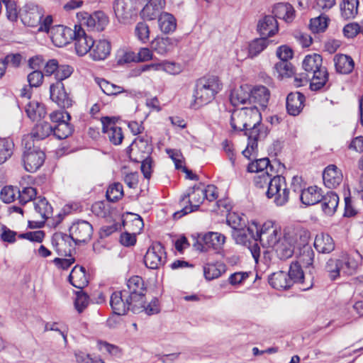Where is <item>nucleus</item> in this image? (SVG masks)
<instances>
[{"mask_svg":"<svg viewBox=\"0 0 363 363\" xmlns=\"http://www.w3.org/2000/svg\"><path fill=\"white\" fill-rule=\"evenodd\" d=\"M36 195V189L31 186L25 187L22 191L18 189V199L21 205H25L32 201L35 198Z\"/></svg>","mask_w":363,"mask_h":363,"instance_id":"nucleus-57","label":"nucleus"},{"mask_svg":"<svg viewBox=\"0 0 363 363\" xmlns=\"http://www.w3.org/2000/svg\"><path fill=\"white\" fill-rule=\"evenodd\" d=\"M289 280L291 281V285L295 283L304 284L305 276L302 270L301 266L295 262H292L290 265L289 272L287 273Z\"/></svg>","mask_w":363,"mask_h":363,"instance_id":"nucleus-49","label":"nucleus"},{"mask_svg":"<svg viewBox=\"0 0 363 363\" xmlns=\"http://www.w3.org/2000/svg\"><path fill=\"white\" fill-rule=\"evenodd\" d=\"M247 170L250 172H257L259 174L265 172L274 173V167L270 164V161L267 157L258 159L251 162L248 164Z\"/></svg>","mask_w":363,"mask_h":363,"instance_id":"nucleus-44","label":"nucleus"},{"mask_svg":"<svg viewBox=\"0 0 363 363\" xmlns=\"http://www.w3.org/2000/svg\"><path fill=\"white\" fill-rule=\"evenodd\" d=\"M6 6L7 18L12 22L16 21L20 17V10L18 9L16 3L12 0L3 1Z\"/></svg>","mask_w":363,"mask_h":363,"instance_id":"nucleus-59","label":"nucleus"},{"mask_svg":"<svg viewBox=\"0 0 363 363\" xmlns=\"http://www.w3.org/2000/svg\"><path fill=\"white\" fill-rule=\"evenodd\" d=\"M328 81V72L324 67L317 70L310 77V88L313 91H318L327 85Z\"/></svg>","mask_w":363,"mask_h":363,"instance_id":"nucleus-37","label":"nucleus"},{"mask_svg":"<svg viewBox=\"0 0 363 363\" xmlns=\"http://www.w3.org/2000/svg\"><path fill=\"white\" fill-rule=\"evenodd\" d=\"M323 196L321 189L313 186L301 191L300 199L303 204L311 206L320 203Z\"/></svg>","mask_w":363,"mask_h":363,"instance_id":"nucleus-26","label":"nucleus"},{"mask_svg":"<svg viewBox=\"0 0 363 363\" xmlns=\"http://www.w3.org/2000/svg\"><path fill=\"white\" fill-rule=\"evenodd\" d=\"M227 223L233 230L246 226V222L243 217L236 213H230L227 217Z\"/></svg>","mask_w":363,"mask_h":363,"instance_id":"nucleus-60","label":"nucleus"},{"mask_svg":"<svg viewBox=\"0 0 363 363\" xmlns=\"http://www.w3.org/2000/svg\"><path fill=\"white\" fill-rule=\"evenodd\" d=\"M166 262L167 253L164 247L160 242H153L144 256L145 265L150 269H158Z\"/></svg>","mask_w":363,"mask_h":363,"instance_id":"nucleus-7","label":"nucleus"},{"mask_svg":"<svg viewBox=\"0 0 363 363\" xmlns=\"http://www.w3.org/2000/svg\"><path fill=\"white\" fill-rule=\"evenodd\" d=\"M127 287L128 292L127 297L134 303L144 302L145 287L143 279L139 276H133L130 277L127 281Z\"/></svg>","mask_w":363,"mask_h":363,"instance_id":"nucleus-15","label":"nucleus"},{"mask_svg":"<svg viewBox=\"0 0 363 363\" xmlns=\"http://www.w3.org/2000/svg\"><path fill=\"white\" fill-rule=\"evenodd\" d=\"M178 40L173 38L157 37L151 42V49L160 55L172 52L177 45Z\"/></svg>","mask_w":363,"mask_h":363,"instance_id":"nucleus-23","label":"nucleus"},{"mask_svg":"<svg viewBox=\"0 0 363 363\" xmlns=\"http://www.w3.org/2000/svg\"><path fill=\"white\" fill-rule=\"evenodd\" d=\"M70 119V115L67 114L65 121L52 125V134L56 138L59 140L65 139L72 133L73 126L69 123Z\"/></svg>","mask_w":363,"mask_h":363,"instance_id":"nucleus-39","label":"nucleus"},{"mask_svg":"<svg viewBox=\"0 0 363 363\" xmlns=\"http://www.w3.org/2000/svg\"><path fill=\"white\" fill-rule=\"evenodd\" d=\"M246 135L248 137V140L255 139V140H262L264 139L267 134L268 130L261 122L255 125H251L247 130H245Z\"/></svg>","mask_w":363,"mask_h":363,"instance_id":"nucleus-46","label":"nucleus"},{"mask_svg":"<svg viewBox=\"0 0 363 363\" xmlns=\"http://www.w3.org/2000/svg\"><path fill=\"white\" fill-rule=\"evenodd\" d=\"M225 270L226 265L223 262L208 263L203 267V274L207 280H213L220 277Z\"/></svg>","mask_w":363,"mask_h":363,"instance_id":"nucleus-41","label":"nucleus"},{"mask_svg":"<svg viewBox=\"0 0 363 363\" xmlns=\"http://www.w3.org/2000/svg\"><path fill=\"white\" fill-rule=\"evenodd\" d=\"M232 236L235 242L243 246L250 244V242L257 241L255 237V229L253 225L250 226H245L238 230L232 231Z\"/></svg>","mask_w":363,"mask_h":363,"instance_id":"nucleus-24","label":"nucleus"},{"mask_svg":"<svg viewBox=\"0 0 363 363\" xmlns=\"http://www.w3.org/2000/svg\"><path fill=\"white\" fill-rule=\"evenodd\" d=\"M118 295L115 292V315H125L127 311L133 308V306L135 304L133 301H131L128 297H127L126 291H118Z\"/></svg>","mask_w":363,"mask_h":363,"instance_id":"nucleus-29","label":"nucleus"},{"mask_svg":"<svg viewBox=\"0 0 363 363\" xmlns=\"http://www.w3.org/2000/svg\"><path fill=\"white\" fill-rule=\"evenodd\" d=\"M273 230V232H269V234L264 235V237L259 239L263 247L273 248L281 240L280 229L278 228V229Z\"/></svg>","mask_w":363,"mask_h":363,"instance_id":"nucleus-53","label":"nucleus"},{"mask_svg":"<svg viewBox=\"0 0 363 363\" xmlns=\"http://www.w3.org/2000/svg\"><path fill=\"white\" fill-rule=\"evenodd\" d=\"M269 284L278 290H285L291 286L287 273L283 271L272 274L269 277Z\"/></svg>","mask_w":363,"mask_h":363,"instance_id":"nucleus-36","label":"nucleus"},{"mask_svg":"<svg viewBox=\"0 0 363 363\" xmlns=\"http://www.w3.org/2000/svg\"><path fill=\"white\" fill-rule=\"evenodd\" d=\"M160 30L164 33H172L176 30L177 21L171 13L164 12L160 14L158 18Z\"/></svg>","mask_w":363,"mask_h":363,"instance_id":"nucleus-42","label":"nucleus"},{"mask_svg":"<svg viewBox=\"0 0 363 363\" xmlns=\"http://www.w3.org/2000/svg\"><path fill=\"white\" fill-rule=\"evenodd\" d=\"M358 0H343L340 4L341 16L347 20L353 18L357 14Z\"/></svg>","mask_w":363,"mask_h":363,"instance_id":"nucleus-45","label":"nucleus"},{"mask_svg":"<svg viewBox=\"0 0 363 363\" xmlns=\"http://www.w3.org/2000/svg\"><path fill=\"white\" fill-rule=\"evenodd\" d=\"M323 211L328 216H332L336 211L339 203L337 194L333 191H328L323 195L320 202Z\"/></svg>","mask_w":363,"mask_h":363,"instance_id":"nucleus-32","label":"nucleus"},{"mask_svg":"<svg viewBox=\"0 0 363 363\" xmlns=\"http://www.w3.org/2000/svg\"><path fill=\"white\" fill-rule=\"evenodd\" d=\"M70 284L77 289H83L88 284L85 269L83 267L75 266L71 271L69 277Z\"/></svg>","mask_w":363,"mask_h":363,"instance_id":"nucleus-31","label":"nucleus"},{"mask_svg":"<svg viewBox=\"0 0 363 363\" xmlns=\"http://www.w3.org/2000/svg\"><path fill=\"white\" fill-rule=\"evenodd\" d=\"M26 113L32 121H38L44 118L46 114L45 106L36 101H29L25 107Z\"/></svg>","mask_w":363,"mask_h":363,"instance_id":"nucleus-40","label":"nucleus"},{"mask_svg":"<svg viewBox=\"0 0 363 363\" xmlns=\"http://www.w3.org/2000/svg\"><path fill=\"white\" fill-rule=\"evenodd\" d=\"M279 78L290 77L294 74V67L289 61H279L274 65Z\"/></svg>","mask_w":363,"mask_h":363,"instance_id":"nucleus-55","label":"nucleus"},{"mask_svg":"<svg viewBox=\"0 0 363 363\" xmlns=\"http://www.w3.org/2000/svg\"><path fill=\"white\" fill-rule=\"evenodd\" d=\"M267 198H274L277 206H282L289 200L290 191L287 188L285 177L280 175L273 176L266 191Z\"/></svg>","mask_w":363,"mask_h":363,"instance_id":"nucleus-4","label":"nucleus"},{"mask_svg":"<svg viewBox=\"0 0 363 363\" xmlns=\"http://www.w3.org/2000/svg\"><path fill=\"white\" fill-rule=\"evenodd\" d=\"M225 242V237L223 234L208 232L203 235H199L193 246L196 250L201 252H205L211 248L218 253L223 249Z\"/></svg>","mask_w":363,"mask_h":363,"instance_id":"nucleus-6","label":"nucleus"},{"mask_svg":"<svg viewBox=\"0 0 363 363\" xmlns=\"http://www.w3.org/2000/svg\"><path fill=\"white\" fill-rule=\"evenodd\" d=\"M118 241L122 246L130 247L134 246L137 242L135 233L125 231L121 233Z\"/></svg>","mask_w":363,"mask_h":363,"instance_id":"nucleus-63","label":"nucleus"},{"mask_svg":"<svg viewBox=\"0 0 363 363\" xmlns=\"http://www.w3.org/2000/svg\"><path fill=\"white\" fill-rule=\"evenodd\" d=\"M132 311L133 313L145 311L148 315L157 314L160 312L159 301L157 298H154L146 306L145 305V301L143 303L137 302L133 306Z\"/></svg>","mask_w":363,"mask_h":363,"instance_id":"nucleus-48","label":"nucleus"},{"mask_svg":"<svg viewBox=\"0 0 363 363\" xmlns=\"http://www.w3.org/2000/svg\"><path fill=\"white\" fill-rule=\"evenodd\" d=\"M52 207L45 198H39L34 202L33 217L35 220L29 221V227L41 228L46 220L51 218Z\"/></svg>","mask_w":363,"mask_h":363,"instance_id":"nucleus-9","label":"nucleus"},{"mask_svg":"<svg viewBox=\"0 0 363 363\" xmlns=\"http://www.w3.org/2000/svg\"><path fill=\"white\" fill-rule=\"evenodd\" d=\"M336 71L340 74L350 73L354 67V62L350 56L340 54L334 57Z\"/></svg>","mask_w":363,"mask_h":363,"instance_id":"nucleus-35","label":"nucleus"},{"mask_svg":"<svg viewBox=\"0 0 363 363\" xmlns=\"http://www.w3.org/2000/svg\"><path fill=\"white\" fill-rule=\"evenodd\" d=\"M113 192V184L108 186L106 191V201H98L94 203L91 206L92 212L97 216L102 218H112V203L113 199L111 198L110 194Z\"/></svg>","mask_w":363,"mask_h":363,"instance_id":"nucleus-18","label":"nucleus"},{"mask_svg":"<svg viewBox=\"0 0 363 363\" xmlns=\"http://www.w3.org/2000/svg\"><path fill=\"white\" fill-rule=\"evenodd\" d=\"M50 99L58 106L69 107L72 105V101L65 90L64 84L61 82L52 84L50 87Z\"/></svg>","mask_w":363,"mask_h":363,"instance_id":"nucleus-21","label":"nucleus"},{"mask_svg":"<svg viewBox=\"0 0 363 363\" xmlns=\"http://www.w3.org/2000/svg\"><path fill=\"white\" fill-rule=\"evenodd\" d=\"M153 65L157 66L154 68V71L163 70L171 74H177L182 71L180 65L172 62L166 61L161 63H153Z\"/></svg>","mask_w":363,"mask_h":363,"instance_id":"nucleus-56","label":"nucleus"},{"mask_svg":"<svg viewBox=\"0 0 363 363\" xmlns=\"http://www.w3.org/2000/svg\"><path fill=\"white\" fill-rule=\"evenodd\" d=\"M329 18L326 15L321 14L312 18L310 21V29L313 33L324 32L328 26Z\"/></svg>","mask_w":363,"mask_h":363,"instance_id":"nucleus-54","label":"nucleus"},{"mask_svg":"<svg viewBox=\"0 0 363 363\" xmlns=\"http://www.w3.org/2000/svg\"><path fill=\"white\" fill-rule=\"evenodd\" d=\"M43 16L42 10L34 4H26L20 9V18L27 26L35 27L40 23Z\"/></svg>","mask_w":363,"mask_h":363,"instance_id":"nucleus-13","label":"nucleus"},{"mask_svg":"<svg viewBox=\"0 0 363 363\" xmlns=\"http://www.w3.org/2000/svg\"><path fill=\"white\" fill-rule=\"evenodd\" d=\"M273 174L269 172H262V174H259L254 179L255 185L257 188L263 189L265 186H269V184L272 180Z\"/></svg>","mask_w":363,"mask_h":363,"instance_id":"nucleus-62","label":"nucleus"},{"mask_svg":"<svg viewBox=\"0 0 363 363\" xmlns=\"http://www.w3.org/2000/svg\"><path fill=\"white\" fill-rule=\"evenodd\" d=\"M279 30L277 19L272 15H266L258 21L257 31L260 36L267 38L274 35Z\"/></svg>","mask_w":363,"mask_h":363,"instance_id":"nucleus-19","label":"nucleus"},{"mask_svg":"<svg viewBox=\"0 0 363 363\" xmlns=\"http://www.w3.org/2000/svg\"><path fill=\"white\" fill-rule=\"evenodd\" d=\"M230 101L233 106L244 104L248 101L250 104V89L244 86L235 89L231 91Z\"/></svg>","mask_w":363,"mask_h":363,"instance_id":"nucleus-34","label":"nucleus"},{"mask_svg":"<svg viewBox=\"0 0 363 363\" xmlns=\"http://www.w3.org/2000/svg\"><path fill=\"white\" fill-rule=\"evenodd\" d=\"M269 96V91L264 86H256L250 89V104H257L262 108H265L267 106Z\"/></svg>","mask_w":363,"mask_h":363,"instance_id":"nucleus-33","label":"nucleus"},{"mask_svg":"<svg viewBox=\"0 0 363 363\" xmlns=\"http://www.w3.org/2000/svg\"><path fill=\"white\" fill-rule=\"evenodd\" d=\"M342 171L335 164L326 167L323 172V179L325 186L328 189L337 187L342 182Z\"/></svg>","mask_w":363,"mask_h":363,"instance_id":"nucleus-20","label":"nucleus"},{"mask_svg":"<svg viewBox=\"0 0 363 363\" xmlns=\"http://www.w3.org/2000/svg\"><path fill=\"white\" fill-rule=\"evenodd\" d=\"M136 150L128 147V153L129 154L130 159L133 162L141 161V160L147 159L150 157L152 152V145L151 143V138L147 136L138 137L133 143Z\"/></svg>","mask_w":363,"mask_h":363,"instance_id":"nucleus-11","label":"nucleus"},{"mask_svg":"<svg viewBox=\"0 0 363 363\" xmlns=\"http://www.w3.org/2000/svg\"><path fill=\"white\" fill-rule=\"evenodd\" d=\"M120 222H116V216H115V231L118 229H121L122 227H125L128 225V223H131L133 230L140 231L144 226L143 220L142 218L137 215L130 213H126L125 214L118 216Z\"/></svg>","mask_w":363,"mask_h":363,"instance_id":"nucleus-22","label":"nucleus"},{"mask_svg":"<svg viewBox=\"0 0 363 363\" xmlns=\"http://www.w3.org/2000/svg\"><path fill=\"white\" fill-rule=\"evenodd\" d=\"M323 59L318 54L308 55L303 61V68L309 75L313 74L317 70L323 68L322 65Z\"/></svg>","mask_w":363,"mask_h":363,"instance_id":"nucleus-38","label":"nucleus"},{"mask_svg":"<svg viewBox=\"0 0 363 363\" xmlns=\"http://www.w3.org/2000/svg\"><path fill=\"white\" fill-rule=\"evenodd\" d=\"M305 101V96L298 91L291 92L286 97V110L289 114L297 116L302 111Z\"/></svg>","mask_w":363,"mask_h":363,"instance_id":"nucleus-25","label":"nucleus"},{"mask_svg":"<svg viewBox=\"0 0 363 363\" xmlns=\"http://www.w3.org/2000/svg\"><path fill=\"white\" fill-rule=\"evenodd\" d=\"M111 43L106 40H99L94 43L90 52V56L94 60H103L107 57L111 53Z\"/></svg>","mask_w":363,"mask_h":363,"instance_id":"nucleus-28","label":"nucleus"},{"mask_svg":"<svg viewBox=\"0 0 363 363\" xmlns=\"http://www.w3.org/2000/svg\"><path fill=\"white\" fill-rule=\"evenodd\" d=\"M341 270H343L342 260L330 258L326 262L325 271L328 272L331 280H335L339 277Z\"/></svg>","mask_w":363,"mask_h":363,"instance_id":"nucleus-51","label":"nucleus"},{"mask_svg":"<svg viewBox=\"0 0 363 363\" xmlns=\"http://www.w3.org/2000/svg\"><path fill=\"white\" fill-rule=\"evenodd\" d=\"M75 50L78 55L83 56L91 51L94 40L88 35L80 26H75V33L73 37Z\"/></svg>","mask_w":363,"mask_h":363,"instance_id":"nucleus-14","label":"nucleus"},{"mask_svg":"<svg viewBox=\"0 0 363 363\" xmlns=\"http://www.w3.org/2000/svg\"><path fill=\"white\" fill-rule=\"evenodd\" d=\"M297 260L295 263L303 265L305 267L312 266L314 261L315 253L312 247L308 243L307 238L299 236V241L296 245L295 252Z\"/></svg>","mask_w":363,"mask_h":363,"instance_id":"nucleus-12","label":"nucleus"},{"mask_svg":"<svg viewBox=\"0 0 363 363\" xmlns=\"http://www.w3.org/2000/svg\"><path fill=\"white\" fill-rule=\"evenodd\" d=\"M190 191L182 196L181 202H184L186 199H189L186 203L190 204L189 206H185L182 210L175 212L173 215L174 219H179L191 212L198 210L200 205L205 200L203 197V187L194 186Z\"/></svg>","mask_w":363,"mask_h":363,"instance_id":"nucleus-8","label":"nucleus"},{"mask_svg":"<svg viewBox=\"0 0 363 363\" xmlns=\"http://www.w3.org/2000/svg\"><path fill=\"white\" fill-rule=\"evenodd\" d=\"M298 242L297 235L285 233L273 249L279 259L286 260L295 253Z\"/></svg>","mask_w":363,"mask_h":363,"instance_id":"nucleus-10","label":"nucleus"},{"mask_svg":"<svg viewBox=\"0 0 363 363\" xmlns=\"http://www.w3.org/2000/svg\"><path fill=\"white\" fill-rule=\"evenodd\" d=\"M314 247L319 253L329 254L335 250V242L330 235L320 233L315 236Z\"/></svg>","mask_w":363,"mask_h":363,"instance_id":"nucleus-27","label":"nucleus"},{"mask_svg":"<svg viewBox=\"0 0 363 363\" xmlns=\"http://www.w3.org/2000/svg\"><path fill=\"white\" fill-rule=\"evenodd\" d=\"M23 142L26 149L23 156L24 168L27 172H35L43 165L45 158V153L38 148L32 147L33 144L28 137L24 138Z\"/></svg>","mask_w":363,"mask_h":363,"instance_id":"nucleus-5","label":"nucleus"},{"mask_svg":"<svg viewBox=\"0 0 363 363\" xmlns=\"http://www.w3.org/2000/svg\"><path fill=\"white\" fill-rule=\"evenodd\" d=\"M134 0H116L115 16L124 24L128 23L135 16Z\"/></svg>","mask_w":363,"mask_h":363,"instance_id":"nucleus-16","label":"nucleus"},{"mask_svg":"<svg viewBox=\"0 0 363 363\" xmlns=\"http://www.w3.org/2000/svg\"><path fill=\"white\" fill-rule=\"evenodd\" d=\"M134 33L141 43L146 44L150 41V30L145 22H138L135 26Z\"/></svg>","mask_w":363,"mask_h":363,"instance_id":"nucleus-52","label":"nucleus"},{"mask_svg":"<svg viewBox=\"0 0 363 363\" xmlns=\"http://www.w3.org/2000/svg\"><path fill=\"white\" fill-rule=\"evenodd\" d=\"M252 225L255 229V237L257 238V240L264 237V235L269 234V232H273V230L278 229V227L275 225L272 221L265 222L262 225L260 229L258 228L256 223H253Z\"/></svg>","mask_w":363,"mask_h":363,"instance_id":"nucleus-58","label":"nucleus"},{"mask_svg":"<svg viewBox=\"0 0 363 363\" xmlns=\"http://www.w3.org/2000/svg\"><path fill=\"white\" fill-rule=\"evenodd\" d=\"M261 121V113L255 105L234 110L231 114L230 125L234 130L243 131Z\"/></svg>","mask_w":363,"mask_h":363,"instance_id":"nucleus-3","label":"nucleus"},{"mask_svg":"<svg viewBox=\"0 0 363 363\" xmlns=\"http://www.w3.org/2000/svg\"><path fill=\"white\" fill-rule=\"evenodd\" d=\"M69 235L55 233L52 238V244L60 255H70L73 247L72 242L76 245L89 240L93 232L92 225L87 221L79 220L69 228Z\"/></svg>","mask_w":363,"mask_h":363,"instance_id":"nucleus-1","label":"nucleus"},{"mask_svg":"<svg viewBox=\"0 0 363 363\" xmlns=\"http://www.w3.org/2000/svg\"><path fill=\"white\" fill-rule=\"evenodd\" d=\"M52 125L48 122L36 124L30 133V138L37 140H43L52 134Z\"/></svg>","mask_w":363,"mask_h":363,"instance_id":"nucleus-43","label":"nucleus"},{"mask_svg":"<svg viewBox=\"0 0 363 363\" xmlns=\"http://www.w3.org/2000/svg\"><path fill=\"white\" fill-rule=\"evenodd\" d=\"M16 194H18V189L8 186L1 189L0 196L4 203H9L15 201Z\"/></svg>","mask_w":363,"mask_h":363,"instance_id":"nucleus-61","label":"nucleus"},{"mask_svg":"<svg viewBox=\"0 0 363 363\" xmlns=\"http://www.w3.org/2000/svg\"><path fill=\"white\" fill-rule=\"evenodd\" d=\"M14 144L10 138L0 139V164L6 162L13 155Z\"/></svg>","mask_w":363,"mask_h":363,"instance_id":"nucleus-50","label":"nucleus"},{"mask_svg":"<svg viewBox=\"0 0 363 363\" xmlns=\"http://www.w3.org/2000/svg\"><path fill=\"white\" fill-rule=\"evenodd\" d=\"M270 42L272 40H269L268 38L264 36L255 39L249 45V56L252 58L257 56L267 47Z\"/></svg>","mask_w":363,"mask_h":363,"instance_id":"nucleus-47","label":"nucleus"},{"mask_svg":"<svg viewBox=\"0 0 363 363\" xmlns=\"http://www.w3.org/2000/svg\"><path fill=\"white\" fill-rule=\"evenodd\" d=\"M75 28L57 25L50 29L51 39L53 43L57 47H63L73 40Z\"/></svg>","mask_w":363,"mask_h":363,"instance_id":"nucleus-17","label":"nucleus"},{"mask_svg":"<svg viewBox=\"0 0 363 363\" xmlns=\"http://www.w3.org/2000/svg\"><path fill=\"white\" fill-rule=\"evenodd\" d=\"M108 23L107 16L101 11L89 15L86 21L87 27L97 31L103 30Z\"/></svg>","mask_w":363,"mask_h":363,"instance_id":"nucleus-30","label":"nucleus"},{"mask_svg":"<svg viewBox=\"0 0 363 363\" xmlns=\"http://www.w3.org/2000/svg\"><path fill=\"white\" fill-rule=\"evenodd\" d=\"M74 69L73 67L68 65H59L55 78L57 82H61L67 79L71 76Z\"/></svg>","mask_w":363,"mask_h":363,"instance_id":"nucleus-64","label":"nucleus"},{"mask_svg":"<svg viewBox=\"0 0 363 363\" xmlns=\"http://www.w3.org/2000/svg\"><path fill=\"white\" fill-rule=\"evenodd\" d=\"M221 84L216 76L203 77L196 81L193 91V101L190 107L198 109L208 104L220 91Z\"/></svg>","mask_w":363,"mask_h":363,"instance_id":"nucleus-2","label":"nucleus"}]
</instances>
